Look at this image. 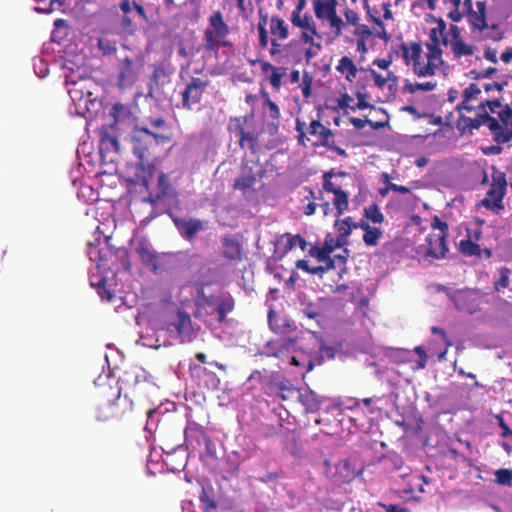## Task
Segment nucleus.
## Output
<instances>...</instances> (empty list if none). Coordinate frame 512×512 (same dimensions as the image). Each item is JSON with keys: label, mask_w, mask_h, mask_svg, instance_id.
<instances>
[{"label": "nucleus", "mask_w": 512, "mask_h": 512, "mask_svg": "<svg viewBox=\"0 0 512 512\" xmlns=\"http://www.w3.org/2000/svg\"><path fill=\"white\" fill-rule=\"evenodd\" d=\"M336 70L345 76L349 82H353L357 76V67L353 60L348 56H343L336 66Z\"/></svg>", "instance_id": "c756f323"}, {"label": "nucleus", "mask_w": 512, "mask_h": 512, "mask_svg": "<svg viewBox=\"0 0 512 512\" xmlns=\"http://www.w3.org/2000/svg\"><path fill=\"white\" fill-rule=\"evenodd\" d=\"M510 270L507 268H501L499 270V278L495 281V289L499 291L502 288H506L509 285Z\"/></svg>", "instance_id": "a18cd8bd"}, {"label": "nucleus", "mask_w": 512, "mask_h": 512, "mask_svg": "<svg viewBox=\"0 0 512 512\" xmlns=\"http://www.w3.org/2000/svg\"><path fill=\"white\" fill-rule=\"evenodd\" d=\"M316 365H320L323 361L333 359L335 349L330 346H321L317 353H313Z\"/></svg>", "instance_id": "ea45409f"}, {"label": "nucleus", "mask_w": 512, "mask_h": 512, "mask_svg": "<svg viewBox=\"0 0 512 512\" xmlns=\"http://www.w3.org/2000/svg\"><path fill=\"white\" fill-rule=\"evenodd\" d=\"M145 128L160 132L163 135H166V132L168 131V126L162 118L151 119L149 121V126H146Z\"/></svg>", "instance_id": "09e8293b"}, {"label": "nucleus", "mask_w": 512, "mask_h": 512, "mask_svg": "<svg viewBox=\"0 0 512 512\" xmlns=\"http://www.w3.org/2000/svg\"><path fill=\"white\" fill-rule=\"evenodd\" d=\"M437 83L435 81H427L423 83H411L406 81L404 84L405 91L409 93H416L417 91H432L436 88Z\"/></svg>", "instance_id": "4c0bfd02"}, {"label": "nucleus", "mask_w": 512, "mask_h": 512, "mask_svg": "<svg viewBox=\"0 0 512 512\" xmlns=\"http://www.w3.org/2000/svg\"><path fill=\"white\" fill-rule=\"evenodd\" d=\"M168 330L175 333L180 342H191L195 336V330L188 314L178 312L176 319L169 324Z\"/></svg>", "instance_id": "4468645a"}, {"label": "nucleus", "mask_w": 512, "mask_h": 512, "mask_svg": "<svg viewBox=\"0 0 512 512\" xmlns=\"http://www.w3.org/2000/svg\"><path fill=\"white\" fill-rule=\"evenodd\" d=\"M335 226L341 237H347L352 232V223L350 217L336 221Z\"/></svg>", "instance_id": "37998d69"}, {"label": "nucleus", "mask_w": 512, "mask_h": 512, "mask_svg": "<svg viewBox=\"0 0 512 512\" xmlns=\"http://www.w3.org/2000/svg\"><path fill=\"white\" fill-rule=\"evenodd\" d=\"M391 63H392V60L390 58L389 59L380 58V59H375L373 61V64L382 70H387L389 68V66L391 65Z\"/></svg>", "instance_id": "69168bd1"}, {"label": "nucleus", "mask_w": 512, "mask_h": 512, "mask_svg": "<svg viewBox=\"0 0 512 512\" xmlns=\"http://www.w3.org/2000/svg\"><path fill=\"white\" fill-rule=\"evenodd\" d=\"M440 44L448 45V39L446 34V24L443 20H439L435 27L430 29L429 42L426 43V49L428 52L434 50L439 52V64L443 65L442 50Z\"/></svg>", "instance_id": "dca6fc26"}, {"label": "nucleus", "mask_w": 512, "mask_h": 512, "mask_svg": "<svg viewBox=\"0 0 512 512\" xmlns=\"http://www.w3.org/2000/svg\"><path fill=\"white\" fill-rule=\"evenodd\" d=\"M210 25L211 29H207L205 32V40L207 48L214 50L222 44L229 30L220 12H216L210 17Z\"/></svg>", "instance_id": "1a4fd4ad"}, {"label": "nucleus", "mask_w": 512, "mask_h": 512, "mask_svg": "<svg viewBox=\"0 0 512 512\" xmlns=\"http://www.w3.org/2000/svg\"><path fill=\"white\" fill-rule=\"evenodd\" d=\"M89 259L96 264V268L100 270L105 267L106 252H103L97 246L90 244L87 251Z\"/></svg>", "instance_id": "f704fd0d"}, {"label": "nucleus", "mask_w": 512, "mask_h": 512, "mask_svg": "<svg viewBox=\"0 0 512 512\" xmlns=\"http://www.w3.org/2000/svg\"><path fill=\"white\" fill-rule=\"evenodd\" d=\"M371 76H372L374 83L377 87L383 88L387 84V79H385V77H383L376 71L371 70Z\"/></svg>", "instance_id": "052dcab7"}, {"label": "nucleus", "mask_w": 512, "mask_h": 512, "mask_svg": "<svg viewBox=\"0 0 512 512\" xmlns=\"http://www.w3.org/2000/svg\"><path fill=\"white\" fill-rule=\"evenodd\" d=\"M402 58L407 66H412L413 72L418 77H430L435 75L436 71L441 67L439 64V52L434 50L426 52V64H421L423 58L422 47L419 43H411L401 45Z\"/></svg>", "instance_id": "20e7f679"}, {"label": "nucleus", "mask_w": 512, "mask_h": 512, "mask_svg": "<svg viewBox=\"0 0 512 512\" xmlns=\"http://www.w3.org/2000/svg\"><path fill=\"white\" fill-rule=\"evenodd\" d=\"M351 101H352V98L348 94H344L338 100V106H339L340 109L351 108L350 107V102Z\"/></svg>", "instance_id": "774afa93"}, {"label": "nucleus", "mask_w": 512, "mask_h": 512, "mask_svg": "<svg viewBox=\"0 0 512 512\" xmlns=\"http://www.w3.org/2000/svg\"><path fill=\"white\" fill-rule=\"evenodd\" d=\"M288 393L291 396H295L296 400H299L304 406L307 412H316L320 409L322 398L318 396L314 391L309 388L306 389H288Z\"/></svg>", "instance_id": "f3484780"}, {"label": "nucleus", "mask_w": 512, "mask_h": 512, "mask_svg": "<svg viewBox=\"0 0 512 512\" xmlns=\"http://www.w3.org/2000/svg\"><path fill=\"white\" fill-rule=\"evenodd\" d=\"M485 123L493 134L494 140L498 144L512 141V111L506 113L505 118L499 122L497 119L486 114Z\"/></svg>", "instance_id": "9d476101"}, {"label": "nucleus", "mask_w": 512, "mask_h": 512, "mask_svg": "<svg viewBox=\"0 0 512 512\" xmlns=\"http://www.w3.org/2000/svg\"><path fill=\"white\" fill-rule=\"evenodd\" d=\"M169 141L167 135L149 130L148 128H135L132 132L131 143L134 155L143 160L146 152L153 145L163 144Z\"/></svg>", "instance_id": "39448f33"}, {"label": "nucleus", "mask_w": 512, "mask_h": 512, "mask_svg": "<svg viewBox=\"0 0 512 512\" xmlns=\"http://www.w3.org/2000/svg\"><path fill=\"white\" fill-rule=\"evenodd\" d=\"M144 203H150L152 205L153 208H156L158 207V205L160 204V202L163 201V195H156L155 197L153 196H149V197H146V198H143L142 200Z\"/></svg>", "instance_id": "0e129e2a"}, {"label": "nucleus", "mask_w": 512, "mask_h": 512, "mask_svg": "<svg viewBox=\"0 0 512 512\" xmlns=\"http://www.w3.org/2000/svg\"><path fill=\"white\" fill-rule=\"evenodd\" d=\"M332 176H333V172L332 171H328V172L324 173V175H323V189L326 192L335 194L336 191L341 190V188L340 187H336L334 185V183L331 181Z\"/></svg>", "instance_id": "603ef678"}, {"label": "nucleus", "mask_w": 512, "mask_h": 512, "mask_svg": "<svg viewBox=\"0 0 512 512\" xmlns=\"http://www.w3.org/2000/svg\"><path fill=\"white\" fill-rule=\"evenodd\" d=\"M280 244L284 246V252H288L296 247L304 251L307 247V242L300 235L285 234L280 239Z\"/></svg>", "instance_id": "2f4dec72"}, {"label": "nucleus", "mask_w": 512, "mask_h": 512, "mask_svg": "<svg viewBox=\"0 0 512 512\" xmlns=\"http://www.w3.org/2000/svg\"><path fill=\"white\" fill-rule=\"evenodd\" d=\"M309 133L312 135H319L322 141V144H325L329 137H331L332 132L330 129L326 128L321 124L318 120H313L309 125Z\"/></svg>", "instance_id": "e433bc0d"}, {"label": "nucleus", "mask_w": 512, "mask_h": 512, "mask_svg": "<svg viewBox=\"0 0 512 512\" xmlns=\"http://www.w3.org/2000/svg\"><path fill=\"white\" fill-rule=\"evenodd\" d=\"M448 296L459 311L473 313L480 305V293L477 290H452Z\"/></svg>", "instance_id": "6e6552de"}, {"label": "nucleus", "mask_w": 512, "mask_h": 512, "mask_svg": "<svg viewBox=\"0 0 512 512\" xmlns=\"http://www.w3.org/2000/svg\"><path fill=\"white\" fill-rule=\"evenodd\" d=\"M121 382L122 386L119 388L117 399L109 401L97 409L96 419L98 421L119 418L130 411L133 405L130 395L145 397L148 400L159 395V385L142 367H133L126 371Z\"/></svg>", "instance_id": "f257e3e1"}, {"label": "nucleus", "mask_w": 512, "mask_h": 512, "mask_svg": "<svg viewBox=\"0 0 512 512\" xmlns=\"http://www.w3.org/2000/svg\"><path fill=\"white\" fill-rule=\"evenodd\" d=\"M481 93L480 88L477 84H470L468 87H466L463 91V98L466 102H470L474 99H477L478 95Z\"/></svg>", "instance_id": "3c124183"}, {"label": "nucleus", "mask_w": 512, "mask_h": 512, "mask_svg": "<svg viewBox=\"0 0 512 512\" xmlns=\"http://www.w3.org/2000/svg\"><path fill=\"white\" fill-rule=\"evenodd\" d=\"M415 352L418 354L420 358L416 363V369H423L426 366L427 360L425 349L422 346H417L415 347Z\"/></svg>", "instance_id": "13d9d810"}, {"label": "nucleus", "mask_w": 512, "mask_h": 512, "mask_svg": "<svg viewBox=\"0 0 512 512\" xmlns=\"http://www.w3.org/2000/svg\"><path fill=\"white\" fill-rule=\"evenodd\" d=\"M285 75L284 68H272V74L270 75V84L275 88L279 89L282 84V78Z\"/></svg>", "instance_id": "de8ad7c7"}, {"label": "nucleus", "mask_w": 512, "mask_h": 512, "mask_svg": "<svg viewBox=\"0 0 512 512\" xmlns=\"http://www.w3.org/2000/svg\"><path fill=\"white\" fill-rule=\"evenodd\" d=\"M452 33V39L450 41L451 50L456 58L463 56H470L474 53L475 47L467 44L463 41L460 36V32L457 26L452 25L450 28Z\"/></svg>", "instance_id": "412c9836"}, {"label": "nucleus", "mask_w": 512, "mask_h": 512, "mask_svg": "<svg viewBox=\"0 0 512 512\" xmlns=\"http://www.w3.org/2000/svg\"><path fill=\"white\" fill-rule=\"evenodd\" d=\"M132 249L144 262H151L155 258V251L150 242L144 237H135L132 240Z\"/></svg>", "instance_id": "5701e85b"}, {"label": "nucleus", "mask_w": 512, "mask_h": 512, "mask_svg": "<svg viewBox=\"0 0 512 512\" xmlns=\"http://www.w3.org/2000/svg\"><path fill=\"white\" fill-rule=\"evenodd\" d=\"M191 374L193 377L198 378L199 385L203 386L209 390H216L219 387L220 379L217 377V375L208 370L205 367H202L200 365H191L190 367Z\"/></svg>", "instance_id": "6ab92c4d"}, {"label": "nucleus", "mask_w": 512, "mask_h": 512, "mask_svg": "<svg viewBox=\"0 0 512 512\" xmlns=\"http://www.w3.org/2000/svg\"><path fill=\"white\" fill-rule=\"evenodd\" d=\"M431 228L433 230H437V234H443L444 237L447 236L448 225L446 222L442 221L438 216H434L431 221Z\"/></svg>", "instance_id": "864d4df0"}, {"label": "nucleus", "mask_w": 512, "mask_h": 512, "mask_svg": "<svg viewBox=\"0 0 512 512\" xmlns=\"http://www.w3.org/2000/svg\"><path fill=\"white\" fill-rule=\"evenodd\" d=\"M293 23L295 25L301 26L305 28V31L302 33V39L305 43H312L313 36L316 34V31L313 27H310L308 23H302V21H297L295 18L293 19Z\"/></svg>", "instance_id": "49530a36"}, {"label": "nucleus", "mask_w": 512, "mask_h": 512, "mask_svg": "<svg viewBox=\"0 0 512 512\" xmlns=\"http://www.w3.org/2000/svg\"><path fill=\"white\" fill-rule=\"evenodd\" d=\"M349 196L342 189L334 194L333 205L336 209L335 216L340 217L348 208Z\"/></svg>", "instance_id": "473e14b6"}, {"label": "nucleus", "mask_w": 512, "mask_h": 512, "mask_svg": "<svg viewBox=\"0 0 512 512\" xmlns=\"http://www.w3.org/2000/svg\"><path fill=\"white\" fill-rule=\"evenodd\" d=\"M358 226L364 230V235H363L364 243L368 246L377 245L379 239L382 236L381 229H379L377 227H371L366 222H361L358 224ZM354 227H357V225H354Z\"/></svg>", "instance_id": "7c9ffc66"}, {"label": "nucleus", "mask_w": 512, "mask_h": 512, "mask_svg": "<svg viewBox=\"0 0 512 512\" xmlns=\"http://www.w3.org/2000/svg\"><path fill=\"white\" fill-rule=\"evenodd\" d=\"M506 191V179L504 173L494 171L492 173V183L483 200V205L491 209H500L503 207L502 201Z\"/></svg>", "instance_id": "0eeeda50"}, {"label": "nucleus", "mask_w": 512, "mask_h": 512, "mask_svg": "<svg viewBox=\"0 0 512 512\" xmlns=\"http://www.w3.org/2000/svg\"><path fill=\"white\" fill-rule=\"evenodd\" d=\"M365 217L373 223H381L384 216L377 205H370L364 209Z\"/></svg>", "instance_id": "79ce46f5"}, {"label": "nucleus", "mask_w": 512, "mask_h": 512, "mask_svg": "<svg viewBox=\"0 0 512 512\" xmlns=\"http://www.w3.org/2000/svg\"><path fill=\"white\" fill-rule=\"evenodd\" d=\"M141 68L140 62L136 59L124 58L119 64V85L121 88L132 86L138 79Z\"/></svg>", "instance_id": "2eb2a0df"}, {"label": "nucleus", "mask_w": 512, "mask_h": 512, "mask_svg": "<svg viewBox=\"0 0 512 512\" xmlns=\"http://www.w3.org/2000/svg\"><path fill=\"white\" fill-rule=\"evenodd\" d=\"M223 255L232 261H240L242 259V249L238 241L233 238L225 237L222 240Z\"/></svg>", "instance_id": "a878e982"}, {"label": "nucleus", "mask_w": 512, "mask_h": 512, "mask_svg": "<svg viewBox=\"0 0 512 512\" xmlns=\"http://www.w3.org/2000/svg\"><path fill=\"white\" fill-rule=\"evenodd\" d=\"M66 69V83L72 85V87L68 89V93L75 104L76 112L80 115H84L97 105V96L90 89L94 83L86 79L85 71L81 72L79 68L75 71L72 67H67Z\"/></svg>", "instance_id": "7ed1b4c3"}, {"label": "nucleus", "mask_w": 512, "mask_h": 512, "mask_svg": "<svg viewBox=\"0 0 512 512\" xmlns=\"http://www.w3.org/2000/svg\"><path fill=\"white\" fill-rule=\"evenodd\" d=\"M61 7V2L58 0H49L48 6H34V11L42 12V13H50L55 9H59Z\"/></svg>", "instance_id": "6e6d98bb"}, {"label": "nucleus", "mask_w": 512, "mask_h": 512, "mask_svg": "<svg viewBox=\"0 0 512 512\" xmlns=\"http://www.w3.org/2000/svg\"><path fill=\"white\" fill-rule=\"evenodd\" d=\"M495 482L503 486L512 485V469H498L494 472Z\"/></svg>", "instance_id": "a19ab883"}, {"label": "nucleus", "mask_w": 512, "mask_h": 512, "mask_svg": "<svg viewBox=\"0 0 512 512\" xmlns=\"http://www.w3.org/2000/svg\"><path fill=\"white\" fill-rule=\"evenodd\" d=\"M163 414L162 411V405H160L157 408H153L148 410L147 412V423L145 426V429L149 432H152L153 429L156 428L158 422H159V415Z\"/></svg>", "instance_id": "58836bf2"}, {"label": "nucleus", "mask_w": 512, "mask_h": 512, "mask_svg": "<svg viewBox=\"0 0 512 512\" xmlns=\"http://www.w3.org/2000/svg\"><path fill=\"white\" fill-rule=\"evenodd\" d=\"M101 145L106 146V147H111L116 151L118 150V141L116 138L111 137V136H104L101 139Z\"/></svg>", "instance_id": "bf43d9fd"}, {"label": "nucleus", "mask_w": 512, "mask_h": 512, "mask_svg": "<svg viewBox=\"0 0 512 512\" xmlns=\"http://www.w3.org/2000/svg\"><path fill=\"white\" fill-rule=\"evenodd\" d=\"M268 323L270 329L279 335L292 337L291 334L296 331V325L286 317L277 315L274 311L270 310L268 314Z\"/></svg>", "instance_id": "a211bd4d"}, {"label": "nucleus", "mask_w": 512, "mask_h": 512, "mask_svg": "<svg viewBox=\"0 0 512 512\" xmlns=\"http://www.w3.org/2000/svg\"><path fill=\"white\" fill-rule=\"evenodd\" d=\"M90 285L97 289L102 300L111 302L114 298V292L110 289V285L106 277L92 274L90 276Z\"/></svg>", "instance_id": "b1692460"}, {"label": "nucleus", "mask_w": 512, "mask_h": 512, "mask_svg": "<svg viewBox=\"0 0 512 512\" xmlns=\"http://www.w3.org/2000/svg\"><path fill=\"white\" fill-rule=\"evenodd\" d=\"M245 118L237 117L232 121L231 129L239 137V144L242 148L248 147L254 150L257 143V135L254 132H246L244 129Z\"/></svg>", "instance_id": "aec40b11"}, {"label": "nucleus", "mask_w": 512, "mask_h": 512, "mask_svg": "<svg viewBox=\"0 0 512 512\" xmlns=\"http://www.w3.org/2000/svg\"><path fill=\"white\" fill-rule=\"evenodd\" d=\"M345 18H346L347 22L352 25H356L359 20V16H358L357 12H355L354 10H351V9H347L345 11Z\"/></svg>", "instance_id": "e2e57ef3"}, {"label": "nucleus", "mask_w": 512, "mask_h": 512, "mask_svg": "<svg viewBox=\"0 0 512 512\" xmlns=\"http://www.w3.org/2000/svg\"><path fill=\"white\" fill-rule=\"evenodd\" d=\"M270 30L273 35L277 36L281 40L288 37V26L284 20L279 17L271 18Z\"/></svg>", "instance_id": "72a5a7b5"}, {"label": "nucleus", "mask_w": 512, "mask_h": 512, "mask_svg": "<svg viewBox=\"0 0 512 512\" xmlns=\"http://www.w3.org/2000/svg\"><path fill=\"white\" fill-rule=\"evenodd\" d=\"M217 295H207L204 287L198 288L195 297L196 318L203 319L206 316H215L217 319Z\"/></svg>", "instance_id": "ddd939ff"}, {"label": "nucleus", "mask_w": 512, "mask_h": 512, "mask_svg": "<svg viewBox=\"0 0 512 512\" xmlns=\"http://www.w3.org/2000/svg\"><path fill=\"white\" fill-rule=\"evenodd\" d=\"M325 467L326 475L337 484L348 483L359 474L356 464L351 460H343L334 465L325 461Z\"/></svg>", "instance_id": "423d86ee"}, {"label": "nucleus", "mask_w": 512, "mask_h": 512, "mask_svg": "<svg viewBox=\"0 0 512 512\" xmlns=\"http://www.w3.org/2000/svg\"><path fill=\"white\" fill-rule=\"evenodd\" d=\"M445 238L443 234H430L426 238V243L419 247L418 253L426 259L443 258L448 251Z\"/></svg>", "instance_id": "f8f14e48"}, {"label": "nucleus", "mask_w": 512, "mask_h": 512, "mask_svg": "<svg viewBox=\"0 0 512 512\" xmlns=\"http://www.w3.org/2000/svg\"><path fill=\"white\" fill-rule=\"evenodd\" d=\"M337 0H313L315 15L320 20L333 16L336 12Z\"/></svg>", "instance_id": "393cba45"}, {"label": "nucleus", "mask_w": 512, "mask_h": 512, "mask_svg": "<svg viewBox=\"0 0 512 512\" xmlns=\"http://www.w3.org/2000/svg\"><path fill=\"white\" fill-rule=\"evenodd\" d=\"M355 34L360 36V38L365 39L371 35V31L368 26L359 25L355 30Z\"/></svg>", "instance_id": "338daca9"}, {"label": "nucleus", "mask_w": 512, "mask_h": 512, "mask_svg": "<svg viewBox=\"0 0 512 512\" xmlns=\"http://www.w3.org/2000/svg\"><path fill=\"white\" fill-rule=\"evenodd\" d=\"M256 182L257 173L246 171V169L244 168L243 174L235 180L234 188L236 190L242 191L243 193H247L248 191L254 188Z\"/></svg>", "instance_id": "c85d7f7f"}, {"label": "nucleus", "mask_w": 512, "mask_h": 512, "mask_svg": "<svg viewBox=\"0 0 512 512\" xmlns=\"http://www.w3.org/2000/svg\"><path fill=\"white\" fill-rule=\"evenodd\" d=\"M203 436H204L203 431L195 423L189 425L185 429V441L188 445H193L194 443L199 445L201 443V438Z\"/></svg>", "instance_id": "c9c22d12"}, {"label": "nucleus", "mask_w": 512, "mask_h": 512, "mask_svg": "<svg viewBox=\"0 0 512 512\" xmlns=\"http://www.w3.org/2000/svg\"><path fill=\"white\" fill-rule=\"evenodd\" d=\"M261 355L275 357L284 364L295 366L302 376L316 365L313 353L296 349L295 337L268 341L262 348Z\"/></svg>", "instance_id": "f03ea898"}, {"label": "nucleus", "mask_w": 512, "mask_h": 512, "mask_svg": "<svg viewBox=\"0 0 512 512\" xmlns=\"http://www.w3.org/2000/svg\"><path fill=\"white\" fill-rule=\"evenodd\" d=\"M179 233L185 239H192L195 235L204 229L202 221L198 219H173Z\"/></svg>", "instance_id": "4be33fe9"}, {"label": "nucleus", "mask_w": 512, "mask_h": 512, "mask_svg": "<svg viewBox=\"0 0 512 512\" xmlns=\"http://www.w3.org/2000/svg\"><path fill=\"white\" fill-rule=\"evenodd\" d=\"M381 506L385 509L386 512H410V510L406 507L394 504H381Z\"/></svg>", "instance_id": "680f3d73"}, {"label": "nucleus", "mask_w": 512, "mask_h": 512, "mask_svg": "<svg viewBox=\"0 0 512 512\" xmlns=\"http://www.w3.org/2000/svg\"><path fill=\"white\" fill-rule=\"evenodd\" d=\"M265 26L266 19H263L258 23L259 42L262 47H266L268 45V33Z\"/></svg>", "instance_id": "5fc2aeb1"}, {"label": "nucleus", "mask_w": 512, "mask_h": 512, "mask_svg": "<svg viewBox=\"0 0 512 512\" xmlns=\"http://www.w3.org/2000/svg\"><path fill=\"white\" fill-rule=\"evenodd\" d=\"M325 20L328 21L330 27L335 30L337 35L340 34L343 21L340 17L337 16L336 12L333 14V16H329Z\"/></svg>", "instance_id": "4d7b16f0"}, {"label": "nucleus", "mask_w": 512, "mask_h": 512, "mask_svg": "<svg viewBox=\"0 0 512 512\" xmlns=\"http://www.w3.org/2000/svg\"><path fill=\"white\" fill-rule=\"evenodd\" d=\"M302 313L309 319H317L321 315V308L316 303L305 304Z\"/></svg>", "instance_id": "c03bdc74"}, {"label": "nucleus", "mask_w": 512, "mask_h": 512, "mask_svg": "<svg viewBox=\"0 0 512 512\" xmlns=\"http://www.w3.org/2000/svg\"><path fill=\"white\" fill-rule=\"evenodd\" d=\"M476 6H477V11H471L468 14L469 22L473 26V28L482 31L487 27L486 15H485L486 5H485V2L478 1L476 3Z\"/></svg>", "instance_id": "bb28decb"}, {"label": "nucleus", "mask_w": 512, "mask_h": 512, "mask_svg": "<svg viewBox=\"0 0 512 512\" xmlns=\"http://www.w3.org/2000/svg\"><path fill=\"white\" fill-rule=\"evenodd\" d=\"M217 320L222 322L234 308L233 298L226 293L217 294Z\"/></svg>", "instance_id": "cd10ccee"}, {"label": "nucleus", "mask_w": 512, "mask_h": 512, "mask_svg": "<svg viewBox=\"0 0 512 512\" xmlns=\"http://www.w3.org/2000/svg\"><path fill=\"white\" fill-rule=\"evenodd\" d=\"M461 251L467 255H477L480 251L479 245L473 243L471 240H462L460 242Z\"/></svg>", "instance_id": "8fccbe9b"}, {"label": "nucleus", "mask_w": 512, "mask_h": 512, "mask_svg": "<svg viewBox=\"0 0 512 512\" xmlns=\"http://www.w3.org/2000/svg\"><path fill=\"white\" fill-rule=\"evenodd\" d=\"M208 86V80L192 77L182 91V105L187 109H192L199 104L204 91Z\"/></svg>", "instance_id": "9b49d317"}]
</instances>
